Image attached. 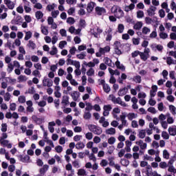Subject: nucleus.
Instances as JSON below:
<instances>
[{"label": "nucleus", "mask_w": 176, "mask_h": 176, "mask_svg": "<svg viewBox=\"0 0 176 176\" xmlns=\"http://www.w3.org/2000/svg\"><path fill=\"white\" fill-rule=\"evenodd\" d=\"M111 12L114 14L116 19H122L124 16V12L119 6H113L111 8Z\"/></svg>", "instance_id": "obj_1"}, {"label": "nucleus", "mask_w": 176, "mask_h": 176, "mask_svg": "<svg viewBox=\"0 0 176 176\" xmlns=\"http://www.w3.org/2000/svg\"><path fill=\"white\" fill-rule=\"evenodd\" d=\"M111 52V47L109 45H107L104 47H99L98 52L96 53V57H102V56H105L106 53H109Z\"/></svg>", "instance_id": "obj_2"}, {"label": "nucleus", "mask_w": 176, "mask_h": 176, "mask_svg": "<svg viewBox=\"0 0 176 176\" xmlns=\"http://www.w3.org/2000/svg\"><path fill=\"white\" fill-rule=\"evenodd\" d=\"M88 129L89 131H91L94 133V134H96V135H100L102 134V129H101L100 126H97L94 124H89L88 125Z\"/></svg>", "instance_id": "obj_3"}, {"label": "nucleus", "mask_w": 176, "mask_h": 176, "mask_svg": "<svg viewBox=\"0 0 176 176\" xmlns=\"http://www.w3.org/2000/svg\"><path fill=\"white\" fill-rule=\"evenodd\" d=\"M120 120L121 121V124L118 126L119 130H123V127H127V120H126V112H122L120 116Z\"/></svg>", "instance_id": "obj_4"}, {"label": "nucleus", "mask_w": 176, "mask_h": 176, "mask_svg": "<svg viewBox=\"0 0 176 176\" xmlns=\"http://www.w3.org/2000/svg\"><path fill=\"white\" fill-rule=\"evenodd\" d=\"M82 64L86 67H89V68H94V67L100 64V60L98 58H94L92 61L89 63L84 60Z\"/></svg>", "instance_id": "obj_5"}, {"label": "nucleus", "mask_w": 176, "mask_h": 176, "mask_svg": "<svg viewBox=\"0 0 176 176\" xmlns=\"http://www.w3.org/2000/svg\"><path fill=\"white\" fill-rule=\"evenodd\" d=\"M91 34L94 35L95 38H100V34H102V30L101 28L96 26L91 30Z\"/></svg>", "instance_id": "obj_6"}, {"label": "nucleus", "mask_w": 176, "mask_h": 176, "mask_svg": "<svg viewBox=\"0 0 176 176\" xmlns=\"http://www.w3.org/2000/svg\"><path fill=\"white\" fill-rule=\"evenodd\" d=\"M43 86H47V87H52L53 86V80L50 78L45 77L43 80Z\"/></svg>", "instance_id": "obj_7"}, {"label": "nucleus", "mask_w": 176, "mask_h": 176, "mask_svg": "<svg viewBox=\"0 0 176 176\" xmlns=\"http://www.w3.org/2000/svg\"><path fill=\"white\" fill-rule=\"evenodd\" d=\"M95 10L96 14H98V16H102V14H105L107 13V10H105V8H104V7L98 6L95 8Z\"/></svg>", "instance_id": "obj_8"}, {"label": "nucleus", "mask_w": 176, "mask_h": 176, "mask_svg": "<svg viewBox=\"0 0 176 176\" xmlns=\"http://www.w3.org/2000/svg\"><path fill=\"white\" fill-rule=\"evenodd\" d=\"M103 116H108L109 115V112H111V110L112 109V106L111 104L104 105L103 107Z\"/></svg>", "instance_id": "obj_9"}, {"label": "nucleus", "mask_w": 176, "mask_h": 176, "mask_svg": "<svg viewBox=\"0 0 176 176\" xmlns=\"http://www.w3.org/2000/svg\"><path fill=\"white\" fill-rule=\"evenodd\" d=\"M119 113H120V109H119V107H116L113 109L112 115H113V117L114 118V119H116V120H120V118H119V116H118V115H119Z\"/></svg>", "instance_id": "obj_10"}, {"label": "nucleus", "mask_w": 176, "mask_h": 176, "mask_svg": "<svg viewBox=\"0 0 176 176\" xmlns=\"http://www.w3.org/2000/svg\"><path fill=\"white\" fill-rule=\"evenodd\" d=\"M4 3L10 10H13V9H14V6H15L14 2L10 0H4Z\"/></svg>", "instance_id": "obj_11"}, {"label": "nucleus", "mask_w": 176, "mask_h": 176, "mask_svg": "<svg viewBox=\"0 0 176 176\" xmlns=\"http://www.w3.org/2000/svg\"><path fill=\"white\" fill-rule=\"evenodd\" d=\"M0 144L2 146H6L8 149L12 148V143H10L8 140H0Z\"/></svg>", "instance_id": "obj_12"}, {"label": "nucleus", "mask_w": 176, "mask_h": 176, "mask_svg": "<svg viewBox=\"0 0 176 176\" xmlns=\"http://www.w3.org/2000/svg\"><path fill=\"white\" fill-rule=\"evenodd\" d=\"M32 120L34 123H36V124H42V123H43V120L38 118V116L36 115H33L32 116Z\"/></svg>", "instance_id": "obj_13"}, {"label": "nucleus", "mask_w": 176, "mask_h": 176, "mask_svg": "<svg viewBox=\"0 0 176 176\" xmlns=\"http://www.w3.org/2000/svg\"><path fill=\"white\" fill-rule=\"evenodd\" d=\"M70 96L74 101H78V100H79V97H80V94L76 91H74L70 94Z\"/></svg>", "instance_id": "obj_14"}, {"label": "nucleus", "mask_w": 176, "mask_h": 176, "mask_svg": "<svg viewBox=\"0 0 176 176\" xmlns=\"http://www.w3.org/2000/svg\"><path fill=\"white\" fill-rule=\"evenodd\" d=\"M136 145H139L140 149H142L144 151V149H146L148 144L145 142H144V141L142 140H139L135 142Z\"/></svg>", "instance_id": "obj_15"}, {"label": "nucleus", "mask_w": 176, "mask_h": 176, "mask_svg": "<svg viewBox=\"0 0 176 176\" xmlns=\"http://www.w3.org/2000/svg\"><path fill=\"white\" fill-rule=\"evenodd\" d=\"M157 9V8L153 6H150L147 10L148 16H155V12H156Z\"/></svg>", "instance_id": "obj_16"}, {"label": "nucleus", "mask_w": 176, "mask_h": 176, "mask_svg": "<svg viewBox=\"0 0 176 176\" xmlns=\"http://www.w3.org/2000/svg\"><path fill=\"white\" fill-rule=\"evenodd\" d=\"M99 123L102 124V127H108L109 126V122L105 120L104 117H101L99 120Z\"/></svg>", "instance_id": "obj_17"}, {"label": "nucleus", "mask_w": 176, "mask_h": 176, "mask_svg": "<svg viewBox=\"0 0 176 176\" xmlns=\"http://www.w3.org/2000/svg\"><path fill=\"white\" fill-rule=\"evenodd\" d=\"M127 91H129V89H127V88L126 87L121 88L118 91V96L120 97H123V96H126V94H127Z\"/></svg>", "instance_id": "obj_18"}, {"label": "nucleus", "mask_w": 176, "mask_h": 176, "mask_svg": "<svg viewBox=\"0 0 176 176\" xmlns=\"http://www.w3.org/2000/svg\"><path fill=\"white\" fill-rule=\"evenodd\" d=\"M96 6V3L91 1L89 3H88L87 7V10L88 13H91V12H93V9H94V7Z\"/></svg>", "instance_id": "obj_19"}, {"label": "nucleus", "mask_w": 176, "mask_h": 176, "mask_svg": "<svg viewBox=\"0 0 176 176\" xmlns=\"http://www.w3.org/2000/svg\"><path fill=\"white\" fill-rule=\"evenodd\" d=\"M138 116L137 115V113H129L127 114V113H126V118H127L129 120H133V119H136Z\"/></svg>", "instance_id": "obj_20"}, {"label": "nucleus", "mask_w": 176, "mask_h": 176, "mask_svg": "<svg viewBox=\"0 0 176 176\" xmlns=\"http://www.w3.org/2000/svg\"><path fill=\"white\" fill-rule=\"evenodd\" d=\"M105 133L107 135H113L114 134H116V129H115V128H109L105 131Z\"/></svg>", "instance_id": "obj_21"}, {"label": "nucleus", "mask_w": 176, "mask_h": 176, "mask_svg": "<svg viewBox=\"0 0 176 176\" xmlns=\"http://www.w3.org/2000/svg\"><path fill=\"white\" fill-rule=\"evenodd\" d=\"M23 32H25V41H29V39H31V38H32V32H31V31H25L24 30Z\"/></svg>", "instance_id": "obj_22"}, {"label": "nucleus", "mask_w": 176, "mask_h": 176, "mask_svg": "<svg viewBox=\"0 0 176 176\" xmlns=\"http://www.w3.org/2000/svg\"><path fill=\"white\" fill-rule=\"evenodd\" d=\"M170 135H176V126H172L168 128Z\"/></svg>", "instance_id": "obj_23"}, {"label": "nucleus", "mask_w": 176, "mask_h": 176, "mask_svg": "<svg viewBox=\"0 0 176 176\" xmlns=\"http://www.w3.org/2000/svg\"><path fill=\"white\" fill-rule=\"evenodd\" d=\"M41 32H42V34H43V35L49 34V29L47 28V27H46L43 25H41Z\"/></svg>", "instance_id": "obj_24"}, {"label": "nucleus", "mask_w": 176, "mask_h": 176, "mask_svg": "<svg viewBox=\"0 0 176 176\" xmlns=\"http://www.w3.org/2000/svg\"><path fill=\"white\" fill-rule=\"evenodd\" d=\"M61 104H63V105H68V104H69V97L67 96H63Z\"/></svg>", "instance_id": "obj_25"}, {"label": "nucleus", "mask_w": 176, "mask_h": 176, "mask_svg": "<svg viewBox=\"0 0 176 176\" xmlns=\"http://www.w3.org/2000/svg\"><path fill=\"white\" fill-rule=\"evenodd\" d=\"M120 164H122V166H124V167H127V166L130 164V161H129V160L126 158H122L120 160Z\"/></svg>", "instance_id": "obj_26"}, {"label": "nucleus", "mask_w": 176, "mask_h": 176, "mask_svg": "<svg viewBox=\"0 0 176 176\" xmlns=\"http://www.w3.org/2000/svg\"><path fill=\"white\" fill-rule=\"evenodd\" d=\"M65 169L67 171H69L70 174H75V170L72 168V165L71 164H67L65 166Z\"/></svg>", "instance_id": "obj_27"}, {"label": "nucleus", "mask_w": 176, "mask_h": 176, "mask_svg": "<svg viewBox=\"0 0 176 176\" xmlns=\"http://www.w3.org/2000/svg\"><path fill=\"white\" fill-rule=\"evenodd\" d=\"M104 63L107 64V65H108L109 67H112V65H115V64L112 63V60H111L108 57H105L104 58Z\"/></svg>", "instance_id": "obj_28"}, {"label": "nucleus", "mask_w": 176, "mask_h": 176, "mask_svg": "<svg viewBox=\"0 0 176 176\" xmlns=\"http://www.w3.org/2000/svg\"><path fill=\"white\" fill-rule=\"evenodd\" d=\"M83 118L85 120H90V119H91V113H90V111H85Z\"/></svg>", "instance_id": "obj_29"}, {"label": "nucleus", "mask_w": 176, "mask_h": 176, "mask_svg": "<svg viewBox=\"0 0 176 176\" xmlns=\"http://www.w3.org/2000/svg\"><path fill=\"white\" fill-rule=\"evenodd\" d=\"M109 98H111L112 102H115V104H120L122 99L120 98H116L113 95H110Z\"/></svg>", "instance_id": "obj_30"}, {"label": "nucleus", "mask_w": 176, "mask_h": 176, "mask_svg": "<svg viewBox=\"0 0 176 176\" xmlns=\"http://www.w3.org/2000/svg\"><path fill=\"white\" fill-rule=\"evenodd\" d=\"M58 53V50H57V47L56 46L53 45L52 47L51 51L50 52V54L51 56H56Z\"/></svg>", "instance_id": "obj_31"}, {"label": "nucleus", "mask_w": 176, "mask_h": 176, "mask_svg": "<svg viewBox=\"0 0 176 176\" xmlns=\"http://www.w3.org/2000/svg\"><path fill=\"white\" fill-rule=\"evenodd\" d=\"M134 8H135V5L134 3H131L129 6H125L124 10L125 12H131Z\"/></svg>", "instance_id": "obj_32"}, {"label": "nucleus", "mask_w": 176, "mask_h": 176, "mask_svg": "<svg viewBox=\"0 0 176 176\" xmlns=\"http://www.w3.org/2000/svg\"><path fill=\"white\" fill-rule=\"evenodd\" d=\"M19 157L21 159V162H23V163H28V162H30V156L28 155H25L24 157H23V155H20Z\"/></svg>", "instance_id": "obj_33"}, {"label": "nucleus", "mask_w": 176, "mask_h": 176, "mask_svg": "<svg viewBox=\"0 0 176 176\" xmlns=\"http://www.w3.org/2000/svg\"><path fill=\"white\" fill-rule=\"evenodd\" d=\"M117 30L119 34H123V32L124 31V25L122 23L118 24Z\"/></svg>", "instance_id": "obj_34"}, {"label": "nucleus", "mask_w": 176, "mask_h": 176, "mask_svg": "<svg viewBox=\"0 0 176 176\" xmlns=\"http://www.w3.org/2000/svg\"><path fill=\"white\" fill-rule=\"evenodd\" d=\"M142 23L141 21H138L133 25V30H141V28H142Z\"/></svg>", "instance_id": "obj_35"}, {"label": "nucleus", "mask_w": 176, "mask_h": 176, "mask_svg": "<svg viewBox=\"0 0 176 176\" xmlns=\"http://www.w3.org/2000/svg\"><path fill=\"white\" fill-rule=\"evenodd\" d=\"M115 64H116V67H117L118 69H121V71H124L126 69L124 66L120 64V62L119 60H117Z\"/></svg>", "instance_id": "obj_36"}, {"label": "nucleus", "mask_w": 176, "mask_h": 176, "mask_svg": "<svg viewBox=\"0 0 176 176\" xmlns=\"http://www.w3.org/2000/svg\"><path fill=\"white\" fill-rule=\"evenodd\" d=\"M146 135V131L145 129H142L139 131L138 137L139 138L144 139Z\"/></svg>", "instance_id": "obj_37"}, {"label": "nucleus", "mask_w": 176, "mask_h": 176, "mask_svg": "<svg viewBox=\"0 0 176 176\" xmlns=\"http://www.w3.org/2000/svg\"><path fill=\"white\" fill-rule=\"evenodd\" d=\"M150 32L151 29L148 27H143L142 29V34H143V35H148V34H150Z\"/></svg>", "instance_id": "obj_38"}, {"label": "nucleus", "mask_w": 176, "mask_h": 176, "mask_svg": "<svg viewBox=\"0 0 176 176\" xmlns=\"http://www.w3.org/2000/svg\"><path fill=\"white\" fill-rule=\"evenodd\" d=\"M77 174L79 176H86V175H87V173L86 172V170H85L83 168L78 169Z\"/></svg>", "instance_id": "obj_39"}, {"label": "nucleus", "mask_w": 176, "mask_h": 176, "mask_svg": "<svg viewBox=\"0 0 176 176\" xmlns=\"http://www.w3.org/2000/svg\"><path fill=\"white\" fill-rule=\"evenodd\" d=\"M166 63H167L168 65H171V64H173L175 65L176 60H174V59H173V58L169 56V57L166 58Z\"/></svg>", "instance_id": "obj_40"}, {"label": "nucleus", "mask_w": 176, "mask_h": 176, "mask_svg": "<svg viewBox=\"0 0 176 176\" xmlns=\"http://www.w3.org/2000/svg\"><path fill=\"white\" fill-rule=\"evenodd\" d=\"M25 101L27 100L24 95L19 96L18 102H19V104H25Z\"/></svg>", "instance_id": "obj_41"}, {"label": "nucleus", "mask_w": 176, "mask_h": 176, "mask_svg": "<svg viewBox=\"0 0 176 176\" xmlns=\"http://www.w3.org/2000/svg\"><path fill=\"white\" fill-rule=\"evenodd\" d=\"M85 105H86L85 111L90 112V111L93 110V105H91V103L86 102Z\"/></svg>", "instance_id": "obj_42"}, {"label": "nucleus", "mask_w": 176, "mask_h": 176, "mask_svg": "<svg viewBox=\"0 0 176 176\" xmlns=\"http://www.w3.org/2000/svg\"><path fill=\"white\" fill-rule=\"evenodd\" d=\"M133 82H135V83H141V82H142V79L141 78V76H135L133 78Z\"/></svg>", "instance_id": "obj_43"}, {"label": "nucleus", "mask_w": 176, "mask_h": 176, "mask_svg": "<svg viewBox=\"0 0 176 176\" xmlns=\"http://www.w3.org/2000/svg\"><path fill=\"white\" fill-rule=\"evenodd\" d=\"M163 157L166 160H168L170 159V153H168V151H167L166 149L163 151Z\"/></svg>", "instance_id": "obj_44"}, {"label": "nucleus", "mask_w": 176, "mask_h": 176, "mask_svg": "<svg viewBox=\"0 0 176 176\" xmlns=\"http://www.w3.org/2000/svg\"><path fill=\"white\" fill-rule=\"evenodd\" d=\"M49 170V165H44L43 168L40 169V173L43 174V175Z\"/></svg>", "instance_id": "obj_45"}, {"label": "nucleus", "mask_w": 176, "mask_h": 176, "mask_svg": "<svg viewBox=\"0 0 176 176\" xmlns=\"http://www.w3.org/2000/svg\"><path fill=\"white\" fill-rule=\"evenodd\" d=\"M35 16L37 20H41V19L43 17V12H42V11H37L35 13Z\"/></svg>", "instance_id": "obj_46"}, {"label": "nucleus", "mask_w": 176, "mask_h": 176, "mask_svg": "<svg viewBox=\"0 0 176 176\" xmlns=\"http://www.w3.org/2000/svg\"><path fill=\"white\" fill-rule=\"evenodd\" d=\"M33 76H35L36 78H41L42 75L41 74V72L38 69H35L32 72Z\"/></svg>", "instance_id": "obj_47"}, {"label": "nucleus", "mask_w": 176, "mask_h": 176, "mask_svg": "<svg viewBox=\"0 0 176 176\" xmlns=\"http://www.w3.org/2000/svg\"><path fill=\"white\" fill-rule=\"evenodd\" d=\"M94 74H95V71L94 68H89L87 71V76L90 77V76H94Z\"/></svg>", "instance_id": "obj_48"}, {"label": "nucleus", "mask_w": 176, "mask_h": 176, "mask_svg": "<svg viewBox=\"0 0 176 176\" xmlns=\"http://www.w3.org/2000/svg\"><path fill=\"white\" fill-rule=\"evenodd\" d=\"M10 98H12V95H10V93L7 92L3 96V99L5 101L9 102L10 101Z\"/></svg>", "instance_id": "obj_49"}, {"label": "nucleus", "mask_w": 176, "mask_h": 176, "mask_svg": "<svg viewBox=\"0 0 176 176\" xmlns=\"http://www.w3.org/2000/svg\"><path fill=\"white\" fill-rule=\"evenodd\" d=\"M168 171L169 173H173V174H176V168L175 167H174V166L168 165Z\"/></svg>", "instance_id": "obj_50"}, {"label": "nucleus", "mask_w": 176, "mask_h": 176, "mask_svg": "<svg viewBox=\"0 0 176 176\" xmlns=\"http://www.w3.org/2000/svg\"><path fill=\"white\" fill-rule=\"evenodd\" d=\"M76 57L78 58V60H85V58H86V53L82 52L76 55Z\"/></svg>", "instance_id": "obj_51"}, {"label": "nucleus", "mask_w": 176, "mask_h": 176, "mask_svg": "<svg viewBox=\"0 0 176 176\" xmlns=\"http://www.w3.org/2000/svg\"><path fill=\"white\" fill-rule=\"evenodd\" d=\"M28 46V47H30L32 50H34V49H35L36 47V45L32 41H29Z\"/></svg>", "instance_id": "obj_52"}, {"label": "nucleus", "mask_w": 176, "mask_h": 176, "mask_svg": "<svg viewBox=\"0 0 176 176\" xmlns=\"http://www.w3.org/2000/svg\"><path fill=\"white\" fill-rule=\"evenodd\" d=\"M140 58L143 60V61H146L149 56L144 52H140Z\"/></svg>", "instance_id": "obj_53"}, {"label": "nucleus", "mask_w": 176, "mask_h": 176, "mask_svg": "<svg viewBox=\"0 0 176 176\" xmlns=\"http://www.w3.org/2000/svg\"><path fill=\"white\" fill-rule=\"evenodd\" d=\"M109 160V166L113 167L115 166V157H110L108 158Z\"/></svg>", "instance_id": "obj_54"}, {"label": "nucleus", "mask_w": 176, "mask_h": 176, "mask_svg": "<svg viewBox=\"0 0 176 176\" xmlns=\"http://www.w3.org/2000/svg\"><path fill=\"white\" fill-rule=\"evenodd\" d=\"M76 149H83L85 148V144L82 142H79L76 144Z\"/></svg>", "instance_id": "obj_55"}, {"label": "nucleus", "mask_w": 176, "mask_h": 176, "mask_svg": "<svg viewBox=\"0 0 176 176\" xmlns=\"http://www.w3.org/2000/svg\"><path fill=\"white\" fill-rule=\"evenodd\" d=\"M144 160H148V162H153V160H155V158H153V157H152L151 155H148V154H146L144 156Z\"/></svg>", "instance_id": "obj_56"}, {"label": "nucleus", "mask_w": 176, "mask_h": 176, "mask_svg": "<svg viewBox=\"0 0 176 176\" xmlns=\"http://www.w3.org/2000/svg\"><path fill=\"white\" fill-rule=\"evenodd\" d=\"M103 90L105 93H109L111 91V87L108 84H104Z\"/></svg>", "instance_id": "obj_57"}, {"label": "nucleus", "mask_w": 176, "mask_h": 176, "mask_svg": "<svg viewBox=\"0 0 176 176\" xmlns=\"http://www.w3.org/2000/svg\"><path fill=\"white\" fill-rule=\"evenodd\" d=\"M162 137L164 138V140H168L170 138V135H168V133L166 131H162Z\"/></svg>", "instance_id": "obj_58"}, {"label": "nucleus", "mask_w": 176, "mask_h": 176, "mask_svg": "<svg viewBox=\"0 0 176 176\" xmlns=\"http://www.w3.org/2000/svg\"><path fill=\"white\" fill-rule=\"evenodd\" d=\"M170 111L171 112L172 115H176V108L174 105L169 106Z\"/></svg>", "instance_id": "obj_59"}, {"label": "nucleus", "mask_w": 176, "mask_h": 176, "mask_svg": "<svg viewBox=\"0 0 176 176\" xmlns=\"http://www.w3.org/2000/svg\"><path fill=\"white\" fill-rule=\"evenodd\" d=\"M85 138H87L89 141L93 140V133L91 132H88L85 134Z\"/></svg>", "instance_id": "obj_60"}, {"label": "nucleus", "mask_w": 176, "mask_h": 176, "mask_svg": "<svg viewBox=\"0 0 176 176\" xmlns=\"http://www.w3.org/2000/svg\"><path fill=\"white\" fill-rule=\"evenodd\" d=\"M67 24H70L71 25H72V24H75V19L72 17H68L67 19Z\"/></svg>", "instance_id": "obj_61"}, {"label": "nucleus", "mask_w": 176, "mask_h": 176, "mask_svg": "<svg viewBox=\"0 0 176 176\" xmlns=\"http://www.w3.org/2000/svg\"><path fill=\"white\" fill-rule=\"evenodd\" d=\"M159 166L160 168H163V169L167 168V167L168 166V165L166 164V162H161Z\"/></svg>", "instance_id": "obj_62"}, {"label": "nucleus", "mask_w": 176, "mask_h": 176, "mask_svg": "<svg viewBox=\"0 0 176 176\" xmlns=\"http://www.w3.org/2000/svg\"><path fill=\"white\" fill-rule=\"evenodd\" d=\"M100 164L101 167H107V166H108V160H102Z\"/></svg>", "instance_id": "obj_63"}, {"label": "nucleus", "mask_w": 176, "mask_h": 176, "mask_svg": "<svg viewBox=\"0 0 176 176\" xmlns=\"http://www.w3.org/2000/svg\"><path fill=\"white\" fill-rule=\"evenodd\" d=\"M138 98H140V100H142V98H146V94H145V92H140L138 94Z\"/></svg>", "instance_id": "obj_64"}]
</instances>
